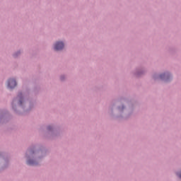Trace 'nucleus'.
I'll return each mask as SVG.
<instances>
[{
    "instance_id": "7",
    "label": "nucleus",
    "mask_w": 181,
    "mask_h": 181,
    "mask_svg": "<svg viewBox=\"0 0 181 181\" xmlns=\"http://www.w3.org/2000/svg\"><path fill=\"white\" fill-rule=\"evenodd\" d=\"M177 176H179V177L181 178V174L177 173Z\"/></svg>"
},
{
    "instance_id": "3",
    "label": "nucleus",
    "mask_w": 181,
    "mask_h": 181,
    "mask_svg": "<svg viewBox=\"0 0 181 181\" xmlns=\"http://www.w3.org/2000/svg\"><path fill=\"white\" fill-rule=\"evenodd\" d=\"M28 165H36V163H35L33 160H28L27 161Z\"/></svg>"
},
{
    "instance_id": "1",
    "label": "nucleus",
    "mask_w": 181,
    "mask_h": 181,
    "mask_svg": "<svg viewBox=\"0 0 181 181\" xmlns=\"http://www.w3.org/2000/svg\"><path fill=\"white\" fill-rule=\"evenodd\" d=\"M8 88H15L16 87V81L15 79H10L8 81Z\"/></svg>"
},
{
    "instance_id": "4",
    "label": "nucleus",
    "mask_w": 181,
    "mask_h": 181,
    "mask_svg": "<svg viewBox=\"0 0 181 181\" xmlns=\"http://www.w3.org/2000/svg\"><path fill=\"white\" fill-rule=\"evenodd\" d=\"M160 78H165V77H168V74H163L160 76Z\"/></svg>"
},
{
    "instance_id": "6",
    "label": "nucleus",
    "mask_w": 181,
    "mask_h": 181,
    "mask_svg": "<svg viewBox=\"0 0 181 181\" xmlns=\"http://www.w3.org/2000/svg\"><path fill=\"white\" fill-rule=\"evenodd\" d=\"M19 104H20V105H22V100H19Z\"/></svg>"
},
{
    "instance_id": "2",
    "label": "nucleus",
    "mask_w": 181,
    "mask_h": 181,
    "mask_svg": "<svg viewBox=\"0 0 181 181\" xmlns=\"http://www.w3.org/2000/svg\"><path fill=\"white\" fill-rule=\"evenodd\" d=\"M64 47V44L62 42H56L54 45V50H62Z\"/></svg>"
},
{
    "instance_id": "5",
    "label": "nucleus",
    "mask_w": 181,
    "mask_h": 181,
    "mask_svg": "<svg viewBox=\"0 0 181 181\" xmlns=\"http://www.w3.org/2000/svg\"><path fill=\"white\" fill-rule=\"evenodd\" d=\"M18 97H19V98H21L22 97V93H19Z\"/></svg>"
}]
</instances>
